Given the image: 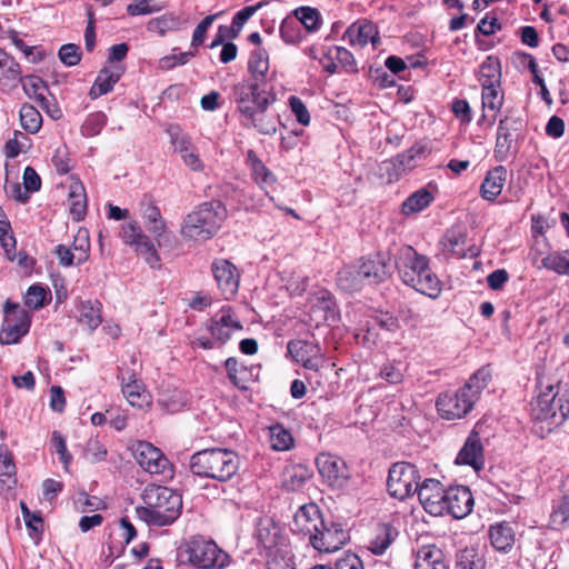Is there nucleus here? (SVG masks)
<instances>
[{
    "mask_svg": "<svg viewBox=\"0 0 569 569\" xmlns=\"http://www.w3.org/2000/svg\"><path fill=\"white\" fill-rule=\"evenodd\" d=\"M231 97L242 127L266 136L277 132L279 117L269 111L276 101L273 88L259 87L257 83H236Z\"/></svg>",
    "mask_w": 569,
    "mask_h": 569,
    "instance_id": "1",
    "label": "nucleus"
},
{
    "mask_svg": "<svg viewBox=\"0 0 569 569\" xmlns=\"http://www.w3.org/2000/svg\"><path fill=\"white\" fill-rule=\"evenodd\" d=\"M395 264L406 286L436 299L441 292V283L429 266V259L418 253L411 246H401L395 253Z\"/></svg>",
    "mask_w": 569,
    "mask_h": 569,
    "instance_id": "2",
    "label": "nucleus"
},
{
    "mask_svg": "<svg viewBox=\"0 0 569 569\" xmlns=\"http://www.w3.org/2000/svg\"><path fill=\"white\" fill-rule=\"evenodd\" d=\"M146 506L137 507V517L150 526L164 527L173 523L182 510V498L168 487L151 486L144 489Z\"/></svg>",
    "mask_w": 569,
    "mask_h": 569,
    "instance_id": "3",
    "label": "nucleus"
},
{
    "mask_svg": "<svg viewBox=\"0 0 569 569\" xmlns=\"http://www.w3.org/2000/svg\"><path fill=\"white\" fill-rule=\"evenodd\" d=\"M189 467L194 476L226 482L238 472L240 458L229 449H203L191 456Z\"/></svg>",
    "mask_w": 569,
    "mask_h": 569,
    "instance_id": "4",
    "label": "nucleus"
},
{
    "mask_svg": "<svg viewBox=\"0 0 569 569\" xmlns=\"http://www.w3.org/2000/svg\"><path fill=\"white\" fill-rule=\"evenodd\" d=\"M226 217L227 209L221 201L203 202L186 216L180 234L188 240L206 241L219 231Z\"/></svg>",
    "mask_w": 569,
    "mask_h": 569,
    "instance_id": "5",
    "label": "nucleus"
},
{
    "mask_svg": "<svg viewBox=\"0 0 569 569\" xmlns=\"http://www.w3.org/2000/svg\"><path fill=\"white\" fill-rule=\"evenodd\" d=\"M186 560L200 569H223L229 565V555L212 540L192 537L181 549Z\"/></svg>",
    "mask_w": 569,
    "mask_h": 569,
    "instance_id": "6",
    "label": "nucleus"
},
{
    "mask_svg": "<svg viewBox=\"0 0 569 569\" xmlns=\"http://www.w3.org/2000/svg\"><path fill=\"white\" fill-rule=\"evenodd\" d=\"M420 475L410 462H396L389 469L387 488L390 496L405 500L418 490Z\"/></svg>",
    "mask_w": 569,
    "mask_h": 569,
    "instance_id": "7",
    "label": "nucleus"
},
{
    "mask_svg": "<svg viewBox=\"0 0 569 569\" xmlns=\"http://www.w3.org/2000/svg\"><path fill=\"white\" fill-rule=\"evenodd\" d=\"M4 318L0 331L1 345H13L29 332L30 318L18 303L6 301Z\"/></svg>",
    "mask_w": 569,
    "mask_h": 569,
    "instance_id": "8",
    "label": "nucleus"
},
{
    "mask_svg": "<svg viewBox=\"0 0 569 569\" xmlns=\"http://www.w3.org/2000/svg\"><path fill=\"white\" fill-rule=\"evenodd\" d=\"M472 397L462 387L456 391H445L438 396L436 407L447 420L461 419L473 409L477 401Z\"/></svg>",
    "mask_w": 569,
    "mask_h": 569,
    "instance_id": "9",
    "label": "nucleus"
},
{
    "mask_svg": "<svg viewBox=\"0 0 569 569\" xmlns=\"http://www.w3.org/2000/svg\"><path fill=\"white\" fill-rule=\"evenodd\" d=\"M349 539L342 525L333 519H325L318 531L311 536L310 545L320 552L331 553L339 550Z\"/></svg>",
    "mask_w": 569,
    "mask_h": 569,
    "instance_id": "10",
    "label": "nucleus"
},
{
    "mask_svg": "<svg viewBox=\"0 0 569 569\" xmlns=\"http://www.w3.org/2000/svg\"><path fill=\"white\" fill-rule=\"evenodd\" d=\"M120 236L124 243L134 248L136 252L144 259L146 263L153 269L160 268V257L153 243L137 222L123 224Z\"/></svg>",
    "mask_w": 569,
    "mask_h": 569,
    "instance_id": "11",
    "label": "nucleus"
},
{
    "mask_svg": "<svg viewBox=\"0 0 569 569\" xmlns=\"http://www.w3.org/2000/svg\"><path fill=\"white\" fill-rule=\"evenodd\" d=\"M170 138V143L174 152L179 153L183 163L192 171L201 172L204 169L197 148L193 146L191 137L187 134L177 123H170L166 128Z\"/></svg>",
    "mask_w": 569,
    "mask_h": 569,
    "instance_id": "12",
    "label": "nucleus"
},
{
    "mask_svg": "<svg viewBox=\"0 0 569 569\" xmlns=\"http://www.w3.org/2000/svg\"><path fill=\"white\" fill-rule=\"evenodd\" d=\"M316 465L322 479L332 488L341 489L350 477L348 466L338 456L322 452L316 459Z\"/></svg>",
    "mask_w": 569,
    "mask_h": 569,
    "instance_id": "13",
    "label": "nucleus"
},
{
    "mask_svg": "<svg viewBox=\"0 0 569 569\" xmlns=\"http://www.w3.org/2000/svg\"><path fill=\"white\" fill-rule=\"evenodd\" d=\"M133 455L139 466L151 475L171 472L168 459L150 442L139 441L134 447Z\"/></svg>",
    "mask_w": 569,
    "mask_h": 569,
    "instance_id": "14",
    "label": "nucleus"
},
{
    "mask_svg": "<svg viewBox=\"0 0 569 569\" xmlns=\"http://www.w3.org/2000/svg\"><path fill=\"white\" fill-rule=\"evenodd\" d=\"M473 497L466 486H455L446 490L442 501L443 512L450 513L456 519L467 517L473 509Z\"/></svg>",
    "mask_w": 569,
    "mask_h": 569,
    "instance_id": "15",
    "label": "nucleus"
},
{
    "mask_svg": "<svg viewBox=\"0 0 569 569\" xmlns=\"http://www.w3.org/2000/svg\"><path fill=\"white\" fill-rule=\"evenodd\" d=\"M207 330L220 345H224L234 330H241L242 325L233 317L230 307H223L219 313L207 321Z\"/></svg>",
    "mask_w": 569,
    "mask_h": 569,
    "instance_id": "16",
    "label": "nucleus"
},
{
    "mask_svg": "<svg viewBox=\"0 0 569 569\" xmlns=\"http://www.w3.org/2000/svg\"><path fill=\"white\" fill-rule=\"evenodd\" d=\"M212 273L226 299H231L239 288L240 274L233 263L226 259L214 260Z\"/></svg>",
    "mask_w": 569,
    "mask_h": 569,
    "instance_id": "17",
    "label": "nucleus"
},
{
    "mask_svg": "<svg viewBox=\"0 0 569 569\" xmlns=\"http://www.w3.org/2000/svg\"><path fill=\"white\" fill-rule=\"evenodd\" d=\"M446 490L440 481L426 479L421 485H418L416 493L427 512L439 516L443 513L442 501L446 497Z\"/></svg>",
    "mask_w": 569,
    "mask_h": 569,
    "instance_id": "18",
    "label": "nucleus"
},
{
    "mask_svg": "<svg viewBox=\"0 0 569 569\" xmlns=\"http://www.w3.org/2000/svg\"><path fill=\"white\" fill-rule=\"evenodd\" d=\"M254 538L257 543L269 552L281 548L283 545L281 528L268 516L257 519Z\"/></svg>",
    "mask_w": 569,
    "mask_h": 569,
    "instance_id": "19",
    "label": "nucleus"
},
{
    "mask_svg": "<svg viewBox=\"0 0 569 569\" xmlns=\"http://www.w3.org/2000/svg\"><path fill=\"white\" fill-rule=\"evenodd\" d=\"M325 518L321 516L320 510L316 503H307L301 506L293 517L292 531L311 536L318 531L320 525L323 523Z\"/></svg>",
    "mask_w": 569,
    "mask_h": 569,
    "instance_id": "20",
    "label": "nucleus"
},
{
    "mask_svg": "<svg viewBox=\"0 0 569 569\" xmlns=\"http://www.w3.org/2000/svg\"><path fill=\"white\" fill-rule=\"evenodd\" d=\"M521 128L522 120L520 118L506 116L499 121L495 146V157L498 161H506L508 159L513 141L511 132L518 131Z\"/></svg>",
    "mask_w": 569,
    "mask_h": 569,
    "instance_id": "21",
    "label": "nucleus"
},
{
    "mask_svg": "<svg viewBox=\"0 0 569 569\" xmlns=\"http://www.w3.org/2000/svg\"><path fill=\"white\" fill-rule=\"evenodd\" d=\"M250 79L240 83H257L259 87L272 88L269 77V56L266 49L259 48L251 52L248 61Z\"/></svg>",
    "mask_w": 569,
    "mask_h": 569,
    "instance_id": "22",
    "label": "nucleus"
},
{
    "mask_svg": "<svg viewBox=\"0 0 569 569\" xmlns=\"http://www.w3.org/2000/svg\"><path fill=\"white\" fill-rule=\"evenodd\" d=\"M311 310L321 313L320 318L329 326L336 325L339 319V310L333 295L327 289H318L311 296Z\"/></svg>",
    "mask_w": 569,
    "mask_h": 569,
    "instance_id": "23",
    "label": "nucleus"
},
{
    "mask_svg": "<svg viewBox=\"0 0 569 569\" xmlns=\"http://www.w3.org/2000/svg\"><path fill=\"white\" fill-rule=\"evenodd\" d=\"M359 267L367 284L383 282L391 274V266L388 263L387 257L382 253H377L375 257L363 259L359 263Z\"/></svg>",
    "mask_w": 569,
    "mask_h": 569,
    "instance_id": "24",
    "label": "nucleus"
},
{
    "mask_svg": "<svg viewBox=\"0 0 569 569\" xmlns=\"http://www.w3.org/2000/svg\"><path fill=\"white\" fill-rule=\"evenodd\" d=\"M456 463L471 466L476 471L483 468V447L478 432L472 431L460 449Z\"/></svg>",
    "mask_w": 569,
    "mask_h": 569,
    "instance_id": "25",
    "label": "nucleus"
},
{
    "mask_svg": "<svg viewBox=\"0 0 569 569\" xmlns=\"http://www.w3.org/2000/svg\"><path fill=\"white\" fill-rule=\"evenodd\" d=\"M350 46L363 48L369 42L373 46L379 41L376 26L368 20H359L350 24L343 33Z\"/></svg>",
    "mask_w": 569,
    "mask_h": 569,
    "instance_id": "26",
    "label": "nucleus"
},
{
    "mask_svg": "<svg viewBox=\"0 0 569 569\" xmlns=\"http://www.w3.org/2000/svg\"><path fill=\"white\" fill-rule=\"evenodd\" d=\"M123 68L119 64H109L102 68L90 89L91 99H97L112 91L114 84L120 80Z\"/></svg>",
    "mask_w": 569,
    "mask_h": 569,
    "instance_id": "27",
    "label": "nucleus"
},
{
    "mask_svg": "<svg viewBox=\"0 0 569 569\" xmlns=\"http://www.w3.org/2000/svg\"><path fill=\"white\" fill-rule=\"evenodd\" d=\"M128 377L123 373L120 376L121 390L124 398L132 407L142 408L150 403V396L144 389L141 381L136 378L133 372H127Z\"/></svg>",
    "mask_w": 569,
    "mask_h": 569,
    "instance_id": "28",
    "label": "nucleus"
},
{
    "mask_svg": "<svg viewBox=\"0 0 569 569\" xmlns=\"http://www.w3.org/2000/svg\"><path fill=\"white\" fill-rule=\"evenodd\" d=\"M23 80L20 64L12 56L0 48V88L11 90Z\"/></svg>",
    "mask_w": 569,
    "mask_h": 569,
    "instance_id": "29",
    "label": "nucleus"
},
{
    "mask_svg": "<svg viewBox=\"0 0 569 569\" xmlns=\"http://www.w3.org/2000/svg\"><path fill=\"white\" fill-rule=\"evenodd\" d=\"M507 179V169L498 166L489 170L481 183L480 193L487 201H495L501 193Z\"/></svg>",
    "mask_w": 569,
    "mask_h": 569,
    "instance_id": "30",
    "label": "nucleus"
},
{
    "mask_svg": "<svg viewBox=\"0 0 569 569\" xmlns=\"http://www.w3.org/2000/svg\"><path fill=\"white\" fill-rule=\"evenodd\" d=\"M489 538L492 547L500 552H509L516 541L515 530L508 522L492 525L489 529Z\"/></svg>",
    "mask_w": 569,
    "mask_h": 569,
    "instance_id": "31",
    "label": "nucleus"
},
{
    "mask_svg": "<svg viewBox=\"0 0 569 569\" xmlns=\"http://www.w3.org/2000/svg\"><path fill=\"white\" fill-rule=\"evenodd\" d=\"M416 569H448L441 549L436 546L421 547L416 557Z\"/></svg>",
    "mask_w": 569,
    "mask_h": 569,
    "instance_id": "32",
    "label": "nucleus"
},
{
    "mask_svg": "<svg viewBox=\"0 0 569 569\" xmlns=\"http://www.w3.org/2000/svg\"><path fill=\"white\" fill-rule=\"evenodd\" d=\"M338 287L346 292L360 291L366 284V280L360 272L359 264L346 266L337 274Z\"/></svg>",
    "mask_w": 569,
    "mask_h": 569,
    "instance_id": "33",
    "label": "nucleus"
},
{
    "mask_svg": "<svg viewBox=\"0 0 569 569\" xmlns=\"http://www.w3.org/2000/svg\"><path fill=\"white\" fill-rule=\"evenodd\" d=\"M467 234L461 227H453L445 233L440 241L442 251L458 258H463Z\"/></svg>",
    "mask_w": 569,
    "mask_h": 569,
    "instance_id": "34",
    "label": "nucleus"
},
{
    "mask_svg": "<svg viewBox=\"0 0 569 569\" xmlns=\"http://www.w3.org/2000/svg\"><path fill=\"white\" fill-rule=\"evenodd\" d=\"M228 379L233 386L241 390L248 389L247 383L253 380L252 368L239 365L238 360L233 357L224 361Z\"/></svg>",
    "mask_w": 569,
    "mask_h": 569,
    "instance_id": "35",
    "label": "nucleus"
},
{
    "mask_svg": "<svg viewBox=\"0 0 569 569\" xmlns=\"http://www.w3.org/2000/svg\"><path fill=\"white\" fill-rule=\"evenodd\" d=\"M398 536L397 529L390 523H380L376 528L375 537L370 540L369 549L375 555H382Z\"/></svg>",
    "mask_w": 569,
    "mask_h": 569,
    "instance_id": "36",
    "label": "nucleus"
},
{
    "mask_svg": "<svg viewBox=\"0 0 569 569\" xmlns=\"http://www.w3.org/2000/svg\"><path fill=\"white\" fill-rule=\"evenodd\" d=\"M429 153V149L427 144L416 143L406 152L398 154L393 159V164L397 167L399 173L411 170L417 166V162L425 158Z\"/></svg>",
    "mask_w": 569,
    "mask_h": 569,
    "instance_id": "37",
    "label": "nucleus"
},
{
    "mask_svg": "<svg viewBox=\"0 0 569 569\" xmlns=\"http://www.w3.org/2000/svg\"><path fill=\"white\" fill-rule=\"evenodd\" d=\"M478 80L483 86H500L501 66L498 58L488 56L480 64Z\"/></svg>",
    "mask_w": 569,
    "mask_h": 569,
    "instance_id": "38",
    "label": "nucleus"
},
{
    "mask_svg": "<svg viewBox=\"0 0 569 569\" xmlns=\"http://www.w3.org/2000/svg\"><path fill=\"white\" fill-rule=\"evenodd\" d=\"M491 378L492 371L490 366H482L466 381L462 388L478 401L481 392L491 381Z\"/></svg>",
    "mask_w": 569,
    "mask_h": 569,
    "instance_id": "39",
    "label": "nucleus"
},
{
    "mask_svg": "<svg viewBox=\"0 0 569 569\" xmlns=\"http://www.w3.org/2000/svg\"><path fill=\"white\" fill-rule=\"evenodd\" d=\"M552 391V388L550 389ZM561 402V398H557L551 392L541 393L536 401L533 411L536 418L540 420H549L557 416L558 406Z\"/></svg>",
    "mask_w": 569,
    "mask_h": 569,
    "instance_id": "40",
    "label": "nucleus"
},
{
    "mask_svg": "<svg viewBox=\"0 0 569 569\" xmlns=\"http://www.w3.org/2000/svg\"><path fill=\"white\" fill-rule=\"evenodd\" d=\"M456 566L459 569H485L483 555L476 547H466L456 555Z\"/></svg>",
    "mask_w": 569,
    "mask_h": 569,
    "instance_id": "41",
    "label": "nucleus"
},
{
    "mask_svg": "<svg viewBox=\"0 0 569 569\" xmlns=\"http://www.w3.org/2000/svg\"><path fill=\"white\" fill-rule=\"evenodd\" d=\"M100 307L101 303L97 300H87L80 305L79 322L87 326L90 331L97 329L102 321Z\"/></svg>",
    "mask_w": 569,
    "mask_h": 569,
    "instance_id": "42",
    "label": "nucleus"
},
{
    "mask_svg": "<svg viewBox=\"0 0 569 569\" xmlns=\"http://www.w3.org/2000/svg\"><path fill=\"white\" fill-rule=\"evenodd\" d=\"M68 202L73 219L77 221L82 220L87 211V199L81 183L71 186Z\"/></svg>",
    "mask_w": 569,
    "mask_h": 569,
    "instance_id": "43",
    "label": "nucleus"
},
{
    "mask_svg": "<svg viewBox=\"0 0 569 569\" xmlns=\"http://www.w3.org/2000/svg\"><path fill=\"white\" fill-rule=\"evenodd\" d=\"M541 266L557 274L569 277V250L550 252L541 260Z\"/></svg>",
    "mask_w": 569,
    "mask_h": 569,
    "instance_id": "44",
    "label": "nucleus"
},
{
    "mask_svg": "<svg viewBox=\"0 0 569 569\" xmlns=\"http://www.w3.org/2000/svg\"><path fill=\"white\" fill-rule=\"evenodd\" d=\"M433 201V196L425 188L410 194L402 203V211L406 214L417 213L426 209Z\"/></svg>",
    "mask_w": 569,
    "mask_h": 569,
    "instance_id": "45",
    "label": "nucleus"
},
{
    "mask_svg": "<svg viewBox=\"0 0 569 569\" xmlns=\"http://www.w3.org/2000/svg\"><path fill=\"white\" fill-rule=\"evenodd\" d=\"M270 447L276 451H286L293 446V438L289 430L277 423L269 428Z\"/></svg>",
    "mask_w": 569,
    "mask_h": 569,
    "instance_id": "46",
    "label": "nucleus"
},
{
    "mask_svg": "<svg viewBox=\"0 0 569 569\" xmlns=\"http://www.w3.org/2000/svg\"><path fill=\"white\" fill-rule=\"evenodd\" d=\"M20 122L29 133H37L42 126V117L32 104L24 103L20 109Z\"/></svg>",
    "mask_w": 569,
    "mask_h": 569,
    "instance_id": "47",
    "label": "nucleus"
},
{
    "mask_svg": "<svg viewBox=\"0 0 569 569\" xmlns=\"http://www.w3.org/2000/svg\"><path fill=\"white\" fill-rule=\"evenodd\" d=\"M288 352L297 362H300L307 360L308 357L318 356L320 349L310 341L298 339L288 342Z\"/></svg>",
    "mask_w": 569,
    "mask_h": 569,
    "instance_id": "48",
    "label": "nucleus"
},
{
    "mask_svg": "<svg viewBox=\"0 0 569 569\" xmlns=\"http://www.w3.org/2000/svg\"><path fill=\"white\" fill-rule=\"evenodd\" d=\"M182 26V21L173 13H167L159 18H154L148 22V30L164 36L166 32L178 30Z\"/></svg>",
    "mask_w": 569,
    "mask_h": 569,
    "instance_id": "49",
    "label": "nucleus"
},
{
    "mask_svg": "<svg viewBox=\"0 0 569 569\" xmlns=\"http://www.w3.org/2000/svg\"><path fill=\"white\" fill-rule=\"evenodd\" d=\"M17 468L8 446L0 445V481L16 483Z\"/></svg>",
    "mask_w": 569,
    "mask_h": 569,
    "instance_id": "50",
    "label": "nucleus"
},
{
    "mask_svg": "<svg viewBox=\"0 0 569 569\" xmlns=\"http://www.w3.org/2000/svg\"><path fill=\"white\" fill-rule=\"evenodd\" d=\"M298 23H301L307 31L315 32L321 26V16L316 8L300 7L295 10Z\"/></svg>",
    "mask_w": 569,
    "mask_h": 569,
    "instance_id": "51",
    "label": "nucleus"
},
{
    "mask_svg": "<svg viewBox=\"0 0 569 569\" xmlns=\"http://www.w3.org/2000/svg\"><path fill=\"white\" fill-rule=\"evenodd\" d=\"M481 101L483 109L498 112L503 104V92L500 90V86H483Z\"/></svg>",
    "mask_w": 569,
    "mask_h": 569,
    "instance_id": "52",
    "label": "nucleus"
},
{
    "mask_svg": "<svg viewBox=\"0 0 569 569\" xmlns=\"http://www.w3.org/2000/svg\"><path fill=\"white\" fill-rule=\"evenodd\" d=\"M107 124V116L99 111L91 113L87 117L86 121L81 126V133L84 137L98 136Z\"/></svg>",
    "mask_w": 569,
    "mask_h": 569,
    "instance_id": "53",
    "label": "nucleus"
},
{
    "mask_svg": "<svg viewBox=\"0 0 569 569\" xmlns=\"http://www.w3.org/2000/svg\"><path fill=\"white\" fill-rule=\"evenodd\" d=\"M267 569H296L293 557L282 548L269 552Z\"/></svg>",
    "mask_w": 569,
    "mask_h": 569,
    "instance_id": "54",
    "label": "nucleus"
},
{
    "mask_svg": "<svg viewBox=\"0 0 569 569\" xmlns=\"http://www.w3.org/2000/svg\"><path fill=\"white\" fill-rule=\"evenodd\" d=\"M260 7L261 3L258 6L244 7L238 11L232 18L231 27H228L229 37L236 39L239 36L243 24L254 14L257 9Z\"/></svg>",
    "mask_w": 569,
    "mask_h": 569,
    "instance_id": "55",
    "label": "nucleus"
},
{
    "mask_svg": "<svg viewBox=\"0 0 569 569\" xmlns=\"http://www.w3.org/2000/svg\"><path fill=\"white\" fill-rule=\"evenodd\" d=\"M512 61H513V63H517L518 66L520 63L525 64V62H528V70L532 74L533 83H536L540 88H542V86H546L543 78L540 77V74H539L538 64L532 54L522 52V51H517L512 56Z\"/></svg>",
    "mask_w": 569,
    "mask_h": 569,
    "instance_id": "56",
    "label": "nucleus"
},
{
    "mask_svg": "<svg viewBox=\"0 0 569 569\" xmlns=\"http://www.w3.org/2000/svg\"><path fill=\"white\" fill-rule=\"evenodd\" d=\"M194 51H186L179 53L173 52L159 59L158 68L163 71L171 70L177 66H183L188 63L189 60L194 57Z\"/></svg>",
    "mask_w": 569,
    "mask_h": 569,
    "instance_id": "57",
    "label": "nucleus"
},
{
    "mask_svg": "<svg viewBox=\"0 0 569 569\" xmlns=\"http://www.w3.org/2000/svg\"><path fill=\"white\" fill-rule=\"evenodd\" d=\"M22 88L27 96L39 102V98L46 97L43 90H47L46 82L37 76H28L22 81Z\"/></svg>",
    "mask_w": 569,
    "mask_h": 569,
    "instance_id": "58",
    "label": "nucleus"
},
{
    "mask_svg": "<svg viewBox=\"0 0 569 569\" xmlns=\"http://www.w3.org/2000/svg\"><path fill=\"white\" fill-rule=\"evenodd\" d=\"M107 456V449L98 438H90L84 446L83 457L91 463L103 460Z\"/></svg>",
    "mask_w": 569,
    "mask_h": 569,
    "instance_id": "59",
    "label": "nucleus"
},
{
    "mask_svg": "<svg viewBox=\"0 0 569 569\" xmlns=\"http://www.w3.org/2000/svg\"><path fill=\"white\" fill-rule=\"evenodd\" d=\"M47 295L48 292L42 286L32 284L27 290L24 303L32 309H40L44 306Z\"/></svg>",
    "mask_w": 569,
    "mask_h": 569,
    "instance_id": "60",
    "label": "nucleus"
},
{
    "mask_svg": "<svg viewBox=\"0 0 569 569\" xmlns=\"http://www.w3.org/2000/svg\"><path fill=\"white\" fill-rule=\"evenodd\" d=\"M20 508L27 528L31 531L30 536L42 533V518L39 513L31 512L27 503L21 501Z\"/></svg>",
    "mask_w": 569,
    "mask_h": 569,
    "instance_id": "61",
    "label": "nucleus"
},
{
    "mask_svg": "<svg viewBox=\"0 0 569 569\" xmlns=\"http://www.w3.org/2000/svg\"><path fill=\"white\" fill-rule=\"evenodd\" d=\"M280 36L288 44H297L302 40L299 23L295 20H284L280 27Z\"/></svg>",
    "mask_w": 569,
    "mask_h": 569,
    "instance_id": "62",
    "label": "nucleus"
},
{
    "mask_svg": "<svg viewBox=\"0 0 569 569\" xmlns=\"http://www.w3.org/2000/svg\"><path fill=\"white\" fill-rule=\"evenodd\" d=\"M58 56L61 62L68 67L77 66L81 60L80 48L74 43L61 46Z\"/></svg>",
    "mask_w": 569,
    "mask_h": 569,
    "instance_id": "63",
    "label": "nucleus"
},
{
    "mask_svg": "<svg viewBox=\"0 0 569 569\" xmlns=\"http://www.w3.org/2000/svg\"><path fill=\"white\" fill-rule=\"evenodd\" d=\"M163 9V6L152 3L151 0H138L134 3H130L127 7V12L130 16H141L159 12Z\"/></svg>",
    "mask_w": 569,
    "mask_h": 569,
    "instance_id": "64",
    "label": "nucleus"
}]
</instances>
